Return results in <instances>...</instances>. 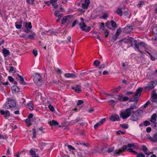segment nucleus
<instances>
[{"mask_svg": "<svg viewBox=\"0 0 157 157\" xmlns=\"http://www.w3.org/2000/svg\"><path fill=\"white\" fill-rule=\"evenodd\" d=\"M137 108L135 104H131L129 107L126 109L125 111H121L120 114V117L123 119L127 118L131 115L132 111Z\"/></svg>", "mask_w": 157, "mask_h": 157, "instance_id": "1", "label": "nucleus"}, {"mask_svg": "<svg viewBox=\"0 0 157 157\" xmlns=\"http://www.w3.org/2000/svg\"><path fill=\"white\" fill-rule=\"evenodd\" d=\"M132 113H133V114L131 117V119L135 121L138 120L139 118L141 116L143 112L141 110H137L135 111L133 110Z\"/></svg>", "mask_w": 157, "mask_h": 157, "instance_id": "2", "label": "nucleus"}, {"mask_svg": "<svg viewBox=\"0 0 157 157\" xmlns=\"http://www.w3.org/2000/svg\"><path fill=\"white\" fill-rule=\"evenodd\" d=\"M73 20V18L72 16L68 15L64 16L61 21L62 24L63 25H68Z\"/></svg>", "mask_w": 157, "mask_h": 157, "instance_id": "3", "label": "nucleus"}, {"mask_svg": "<svg viewBox=\"0 0 157 157\" xmlns=\"http://www.w3.org/2000/svg\"><path fill=\"white\" fill-rule=\"evenodd\" d=\"M33 79L34 82L37 85H40L42 82L41 76L38 74H34L33 76Z\"/></svg>", "mask_w": 157, "mask_h": 157, "instance_id": "4", "label": "nucleus"}, {"mask_svg": "<svg viewBox=\"0 0 157 157\" xmlns=\"http://www.w3.org/2000/svg\"><path fill=\"white\" fill-rule=\"evenodd\" d=\"M80 27L82 31H84L86 32H89L91 29L90 28L87 26L84 23H80L79 24Z\"/></svg>", "mask_w": 157, "mask_h": 157, "instance_id": "5", "label": "nucleus"}, {"mask_svg": "<svg viewBox=\"0 0 157 157\" xmlns=\"http://www.w3.org/2000/svg\"><path fill=\"white\" fill-rule=\"evenodd\" d=\"M155 86V82L154 81H152L149 82L147 86L144 87L145 90H150L153 89Z\"/></svg>", "mask_w": 157, "mask_h": 157, "instance_id": "6", "label": "nucleus"}, {"mask_svg": "<svg viewBox=\"0 0 157 157\" xmlns=\"http://www.w3.org/2000/svg\"><path fill=\"white\" fill-rule=\"evenodd\" d=\"M143 89V88L140 87L136 90V91L135 94L134 98H138L140 96Z\"/></svg>", "mask_w": 157, "mask_h": 157, "instance_id": "7", "label": "nucleus"}, {"mask_svg": "<svg viewBox=\"0 0 157 157\" xmlns=\"http://www.w3.org/2000/svg\"><path fill=\"white\" fill-rule=\"evenodd\" d=\"M0 113L4 117L6 118L7 117L10 116V112L8 110H5L4 111L3 110H0Z\"/></svg>", "mask_w": 157, "mask_h": 157, "instance_id": "8", "label": "nucleus"}, {"mask_svg": "<svg viewBox=\"0 0 157 157\" xmlns=\"http://www.w3.org/2000/svg\"><path fill=\"white\" fill-rule=\"evenodd\" d=\"M148 136L147 137V138L150 140L152 142H157V132L155 133L153 136H149L148 134Z\"/></svg>", "mask_w": 157, "mask_h": 157, "instance_id": "9", "label": "nucleus"}, {"mask_svg": "<svg viewBox=\"0 0 157 157\" xmlns=\"http://www.w3.org/2000/svg\"><path fill=\"white\" fill-rule=\"evenodd\" d=\"M65 78H77V76L75 74L73 73H66L64 75Z\"/></svg>", "mask_w": 157, "mask_h": 157, "instance_id": "10", "label": "nucleus"}, {"mask_svg": "<svg viewBox=\"0 0 157 157\" xmlns=\"http://www.w3.org/2000/svg\"><path fill=\"white\" fill-rule=\"evenodd\" d=\"M151 101L153 102H156L157 101V94L155 91H153L151 93Z\"/></svg>", "mask_w": 157, "mask_h": 157, "instance_id": "11", "label": "nucleus"}, {"mask_svg": "<svg viewBox=\"0 0 157 157\" xmlns=\"http://www.w3.org/2000/svg\"><path fill=\"white\" fill-rule=\"evenodd\" d=\"M128 99V98L124 96L122 94H120L118 95V100L121 101H126Z\"/></svg>", "mask_w": 157, "mask_h": 157, "instance_id": "12", "label": "nucleus"}, {"mask_svg": "<svg viewBox=\"0 0 157 157\" xmlns=\"http://www.w3.org/2000/svg\"><path fill=\"white\" fill-rule=\"evenodd\" d=\"M90 3L89 0H85L84 2L82 4V7L83 8L87 9Z\"/></svg>", "mask_w": 157, "mask_h": 157, "instance_id": "13", "label": "nucleus"}, {"mask_svg": "<svg viewBox=\"0 0 157 157\" xmlns=\"http://www.w3.org/2000/svg\"><path fill=\"white\" fill-rule=\"evenodd\" d=\"M22 23V20H20L17 21L15 23V26L16 28L17 29H21L22 27L21 24Z\"/></svg>", "mask_w": 157, "mask_h": 157, "instance_id": "14", "label": "nucleus"}, {"mask_svg": "<svg viewBox=\"0 0 157 157\" xmlns=\"http://www.w3.org/2000/svg\"><path fill=\"white\" fill-rule=\"evenodd\" d=\"M110 119L112 121H115L118 119V115L117 114H113L110 116Z\"/></svg>", "mask_w": 157, "mask_h": 157, "instance_id": "15", "label": "nucleus"}, {"mask_svg": "<svg viewBox=\"0 0 157 157\" xmlns=\"http://www.w3.org/2000/svg\"><path fill=\"white\" fill-rule=\"evenodd\" d=\"M8 101V104H9L10 108H13L16 105V103L14 100H13L11 99L10 100Z\"/></svg>", "mask_w": 157, "mask_h": 157, "instance_id": "16", "label": "nucleus"}, {"mask_svg": "<svg viewBox=\"0 0 157 157\" xmlns=\"http://www.w3.org/2000/svg\"><path fill=\"white\" fill-rule=\"evenodd\" d=\"M57 2L58 0H51L50 2L54 8H57L58 7V5L57 4Z\"/></svg>", "mask_w": 157, "mask_h": 157, "instance_id": "17", "label": "nucleus"}, {"mask_svg": "<svg viewBox=\"0 0 157 157\" xmlns=\"http://www.w3.org/2000/svg\"><path fill=\"white\" fill-rule=\"evenodd\" d=\"M2 53L5 57H6L10 55V52L6 48L3 49Z\"/></svg>", "mask_w": 157, "mask_h": 157, "instance_id": "18", "label": "nucleus"}, {"mask_svg": "<svg viewBox=\"0 0 157 157\" xmlns=\"http://www.w3.org/2000/svg\"><path fill=\"white\" fill-rule=\"evenodd\" d=\"M127 148V145H124L122 147L118 149V154L120 153L124 152Z\"/></svg>", "mask_w": 157, "mask_h": 157, "instance_id": "19", "label": "nucleus"}, {"mask_svg": "<svg viewBox=\"0 0 157 157\" xmlns=\"http://www.w3.org/2000/svg\"><path fill=\"white\" fill-rule=\"evenodd\" d=\"M125 40L127 41V42L128 43H132V42H133V38L132 37H128L127 39L126 38L125 39H124L123 40H119V42L121 43L122 42H123V41H124V40Z\"/></svg>", "mask_w": 157, "mask_h": 157, "instance_id": "20", "label": "nucleus"}, {"mask_svg": "<svg viewBox=\"0 0 157 157\" xmlns=\"http://www.w3.org/2000/svg\"><path fill=\"white\" fill-rule=\"evenodd\" d=\"M24 25L25 27L27 29H31L32 28L31 23L30 22H29V23L25 22L24 23Z\"/></svg>", "mask_w": 157, "mask_h": 157, "instance_id": "21", "label": "nucleus"}, {"mask_svg": "<svg viewBox=\"0 0 157 157\" xmlns=\"http://www.w3.org/2000/svg\"><path fill=\"white\" fill-rule=\"evenodd\" d=\"M132 29V26L129 25H127L125 28V29L126 30V32L127 33H129L130 32Z\"/></svg>", "mask_w": 157, "mask_h": 157, "instance_id": "22", "label": "nucleus"}, {"mask_svg": "<svg viewBox=\"0 0 157 157\" xmlns=\"http://www.w3.org/2000/svg\"><path fill=\"white\" fill-rule=\"evenodd\" d=\"M117 99H116L115 100H111L109 102L110 105H112L113 107L115 104L117 103Z\"/></svg>", "mask_w": 157, "mask_h": 157, "instance_id": "23", "label": "nucleus"}, {"mask_svg": "<svg viewBox=\"0 0 157 157\" xmlns=\"http://www.w3.org/2000/svg\"><path fill=\"white\" fill-rule=\"evenodd\" d=\"M156 113L153 114L151 117L150 120V121L151 122H155V121H156Z\"/></svg>", "mask_w": 157, "mask_h": 157, "instance_id": "24", "label": "nucleus"}, {"mask_svg": "<svg viewBox=\"0 0 157 157\" xmlns=\"http://www.w3.org/2000/svg\"><path fill=\"white\" fill-rule=\"evenodd\" d=\"M28 108L31 110H32L33 109V102L32 101H30L27 104Z\"/></svg>", "mask_w": 157, "mask_h": 157, "instance_id": "25", "label": "nucleus"}, {"mask_svg": "<svg viewBox=\"0 0 157 157\" xmlns=\"http://www.w3.org/2000/svg\"><path fill=\"white\" fill-rule=\"evenodd\" d=\"M30 153L33 157H39L38 155L36 153L35 151L32 149L30 150Z\"/></svg>", "mask_w": 157, "mask_h": 157, "instance_id": "26", "label": "nucleus"}, {"mask_svg": "<svg viewBox=\"0 0 157 157\" xmlns=\"http://www.w3.org/2000/svg\"><path fill=\"white\" fill-rule=\"evenodd\" d=\"M54 15L56 17H58L59 18H61L63 17V15L62 14H59V12L58 11H56L54 13Z\"/></svg>", "mask_w": 157, "mask_h": 157, "instance_id": "27", "label": "nucleus"}, {"mask_svg": "<svg viewBox=\"0 0 157 157\" xmlns=\"http://www.w3.org/2000/svg\"><path fill=\"white\" fill-rule=\"evenodd\" d=\"M93 34V36L96 38L99 39L101 41V40L100 38V37L99 36L98 33L97 32H94L92 33Z\"/></svg>", "mask_w": 157, "mask_h": 157, "instance_id": "28", "label": "nucleus"}, {"mask_svg": "<svg viewBox=\"0 0 157 157\" xmlns=\"http://www.w3.org/2000/svg\"><path fill=\"white\" fill-rule=\"evenodd\" d=\"M9 101L6 102L3 105V107L6 109H8L10 108V106L9 104H8Z\"/></svg>", "mask_w": 157, "mask_h": 157, "instance_id": "29", "label": "nucleus"}, {"mask_svg": "<svg viewBox=\"0 0 157 157\" xmlns=\"http://www.w3.org/2000/svg\"><path fill=\"white\" fill-rule=\"evenodd\" d=\"M99 29L100 30L103 31L105 29H104V24L103 23H100L99 24Z\"/></svg>", "mask_w": 157, "mask_h": 157, "instance_id": "30", "label": "nucleus"}, {"mask_svg": "<svg viewBox=\"0 0 157 157\" xmlns=\"http://www.w3.org/2000/svg\"><path fill=\"white\" fill-rule=\"evenodd\" d=\"M30 118L28 117L25 120V122L26 123L27 125V126H29L32 125V124L30 122Z\"/></svg>", "mask_w": 157, "mask_h": 157, "instance_id": "31", "label": "nucleus"}, {"mask_svg": "<svg viewBox=\"0 0 157 157\" xmlns=\"http://www.w3.org/2000/svg\"><path fill=\"white\" fill-rule=\"evenodd\" d=\"M18 76L20 78L21 83L24 85H26V84L24 81L23 77L19 75H18Z\"/></svg>", "mask_w": 157, "mask_h": 157, "instance_id": "32", "label": "nucleus"}, {"mask_svg": "<svg viewBox=\"0 0 157 157\" xmlns=\"http://www.w3.org/2000/svg\"><path fill=\"white\" fill-rule=\"evenodd\" d=\"M152 32L155 34H157V26L156 25H154L152 28Z\"/></svg>", "mask_w": 157, "mask_h": 157, "instance_id": "33", "label": "nucleus"}, {"mask_svg": "<svg viewBox=\"0 0 157 157\" xmlns=\"http://www.w3.org/2000/svg\"><path fill=\"white\" fill-rule=\"evenodd\" d=\"M12 89L15 92H17L19 91V88L16 86H13L12 87Z\"/></svg>", "mask_w": 157, "mask_h": 157, "instance_id": "34", "label": "nucleus"}, {"mask_svg": "<svg viewBox=\"0 0 157 157\" xmlns=\"http://www.w3.org/2000/svg\"><path fill=\"white\" fill-rule=\"evenodd\" d=\"M49 124L51 125H58L59 124L56 121L54 120H52V121L50 122Z\"/></svg>", "mask_w": 157, "mask_h": 157, "instance_id": "35", "label": "nucleus"}, {"mask_svg": "<svg viewBox=\"0 0 157 157\" xmlns=\"http://www.w3.org/2000/svg\"><path fill=\"white\" fill-rule=\"evenodd\" d=\"M73 89L77 93H79L81 92L82 90L80 88H78L76 87H73Z\"/></svg>", "mask_w": 157, "mask_h": 157, "instance_id": "36", "label": "nucleus"}, {"mask_svg": "<svg viewBox=\"0 0 157 157\" xmlns=\"http://www.w3.org/2000/svg\"><path fill=\"white\" fill-rule=\"evenodd\" d=\"M56 71L59 75H60V78H61V74L63 73V71L61 69L59 68H57L56 70Z\"/></svg>", "mask_w": 157, "mask_h": 157, "instance_id": "37", "label": "nucleus"}, {"mask_svg": "<svg viewBox=\"0 0 157 157\" xmlns=\"http://www.w3.org/2000/svg\"><path fill=\"white\" fill-rule=\"evenodd\" d=\"M36 35L35 33H33L31 34L28 35V37L31 39H33L36 36Z\"/></svg>", "mask_w": 157, "mask_h": 157, "instance_id": "38", "label": "nucleus"}, {"mask_svg": "<svg viewBox=\"0 0 157 157\" xmlns=\"http://www.w3.org/2000/svg\"><path fill=\"white\" fill-rule=\"evenodd\" d=\"M138 45L139 47V46H140V48L145 47L146 46L144 43L143 42H140L138 43Z\"/></svg>", "mask_w": 157, "mask_h": 157, "instance_id": "39", "label": "nucleus"}, {"mask_svg": "<svg viewBox=\"0 0 157 157\" xmlns=\"http://www.w3.org/2000/svg\"><path fill=\"white\" fill-rule=\"evenodd\" d=\"M126 150L127 151H128L130 152H131V153H132L135 154H136L137 153V152H136L135 151L133 150V149L131 148H128V149L127 148Z\"/></svg>", "mask_w": 157, "mask_h": 157, "instance_id": "40", "label": "nucleus"}, {"mask_svg": "<svg viewBox=\"0 0 157 157\" xmlns=\"http://www.w3.org/2000/svg\"><path fill=\"white\" fill-rule=\"evenodd\" d=\"M136 157H145V155L141 153H139L136 154Z\"/></svg>", "mask_w": 157, "mask_h": 157, "instance_id": "41", "label": "nucleus"}, {"mask_svg": "<svg viewBox=\"0 0 157 157\" xmlns=\"http://www.w3.org/2000/svg\"><path fill=\"white\" fill-rule=\"evenodd\" d=\"M142 150L143 152L144 153H146L148 151V149L147 147L144 145H143L142 146Z\"/></svg>", "mask_w": 157, "mask_h": 157, "instance_id": "42", "label": "nucleus"}, {"mask_svg": "<svg viewBox=\"0 0 157 157\" xmlns=\"http://www.w3.org/2000/svg\"><path fill=\"white\" fill-rule=\"evenodd\" d=\"M100 63V62L98 60H96L94 61V64L96 66H98Z\"/></svg>", "mask_w": 157, "mask_h": 157, "instance_id": "43", "label": "nucleus"}, {"mask_svg": "<svg viewBox=\"0 0 157 157\" xmlns=\"http://www.w3.org/2000/svg\"><path fill=\"white\" fill-rule=\"evenodd\" d=\"M135 48L137 49L138 51H139L140 53L141 54H144V52H143L141 51L140 50L139 47L136 44V45H135Z\"/></svg>", "mask_w": 157, "mask_h": 157, "instance_id": "44", "label": "nucleus"}, {"mask_svg": "<svg viewBox=\"0 0 157 157\" xmlns=\"http://www.w3.org/2000/svg\"><path fill=\"white\" fill-rule=\"evenodd\" d=\"M105 35V37H107L109 35V33L107 30L105 29L102 32Z\"/></svg>", "mask_w": 157, "mask_h": 157, "instance_id": "45", "label": "nucleus"}, {"mask_svg": "<svg viewBox=\"0 0 157 157\" xmlns=\"http://www.w3.org/2000/svg\"><path fill=\"white\" fill-rule=\"evenodd\" d=\"M111 26L113 28L116 27H117L116 24L114 21H111Z\"/></svg>", "mask_w": 157, "mask_h": 157, "instance_id": "46", "label": "nucleus"}, {"mask_svg": "<svg viewBox=\"0 0 157 157\" xmlns=\"http://www.w3.org/2000/svg\"><path fill=\"white\" fill-rule=\"evenodd\" d=\"M48 108L51 110V111L52 112H53L55 111V109L54 107L51 105H48Z\"/></svg>", "mask_w": 157, "mask_h": 157, "instance_id": "47", "label": "nucleus"}, {"mask_svg": "<svg viewBox=\"0 0 157 157\" xmlns=\"http://www.w3.org/2000/svg\"><path fill=\"white\" fill-rule=\"evenodd\" d=\"M120 126L125 129H127L128 127V125L125 124H121L120 125Z\"/></svg>", "mask_w": 157, "mask_h": 157, "instance_id": "48", "label": "nucleus"}, {"mask_svg": "<svg viewBox=\"0 0 157 157\" xmlns=\"http://www.w3.org/2000/svg\"><path fill=\"white\" fill-rule=\"evenodd\" d=\"M108 17V15L107 13L104 14L102 16L101 18L103 19H106Z\"/></svg>", "mask_w": 157, "mask_h": 157, "instance_id": "49", "label": "nucleus"}, {"mask_svg": "<svg viewBox=\"0 0 157 157\" xmlns=\"http://www.w3.org/2000/svg\"><path fill=\"white\" fill-rule=\"evenodd\" d=\"M144 4V2L142 1H141L139 2V3L137 6L139 7H140L142 5Z\"/></svg>", "mask_w": 157, "mask_h": 157, "instance_id": "50", "label": "nucleus"}, {"mask_svg": "<svg viewBox=\"0 0 157 157\" xmlns=\"http://www.w3.org/2000/svg\"><path fill=\"white\" fill-rule=\"evenodd\" d=\"M67 147H68V149H69V150L70 151H71V149L72 150H75V148L71 145H67Z\"/></svg>", "mask_w": 157, "mask_h": 157, "instance_id": "51", "label": "nucleus"}, {"mask_svg": "<svg viewBox=\"0 0 157 157\" xmlns=\"http://www.w3.org/2000/svg\"><path fill=\"white\" fill-rule=\"evenodd\" d=\"M150 124V123L149 122L147 121H145L144 122V125L146 126H147L149 125Z\"/></svg>", "mask_w": 157, "mask_h": 157, "instance_id": "52", "label": "nucleus"}, {"mask_svg": "<svg viewBox=\"0 0 157 157\" xmlns=\"http://www.w3.org/2000/svg\"><path fill=\"white\" fill-rule=\"evenodd\" d=\"M78 23V20H75V21H74L72 23L71 27H74L76 24Z\"/></svg>", "mask_w": 157, "mask_h": 157, "instance_id": "53", "label": "nucleus"}, {"mask_svg": "<svg viewBox=\"0 0 157 157\" xmlns=\"http://www.w3.org/2000/svg\"><path fill=\"white\" fill-rule=\"evenodd\" d=\"M123 11L121 9H118V15L121 16L122 15Z\"/></svg>", "mask_w": 157, "mask_h": 157, "instance_id": "54", "label": "nucleus"}, {"mask_svg": "<svg viewBox=\"0 0 157 157\" xmlns=\"http://www.w3.org/2000/svg\"><path fill=\"white\" fill-rule=\"evenodd\" d=\"M33 130V138H35L36 137V129L35 128H34Z\"/></svg>", "mask_w": 157, "mask_h": 157, "instance_id": "55", "label": "nucleus"}, {"mask_svg": "<svg viewBox=\"0 0 157 157\" xmlns=\"http://www.w3.org/2000/svg\"><path fill=\"white\" fill-rule=\"evenodd\" d=\"M41 94L39 93L38 94L37 96L36 97V98L37 100H39L40 99H41Z\"/></svg>", "mask_w": 157, "mask_h": 157, "instance_id": "56", "label": "nucleus"}, {"mask_svg": "<svg viewBox=\"0 0 157 157\" xmlns=\"http://www.w3.org/2000/svg\"><path fill=\"white\" fill-rule=\"evenodd\" d=\"M150 102L149 101H148L144 105V108H145L150 104Z\"/></svg>", "mask_w": 157, "mask_h": 157, "instance_id": "57", "label": "nucleus"}, {"mask_svg": "<svg viewBox=\"0 0 157 157\" xmlns=\"http://www.w3.org/2000/svg\"><path fill=\"white\" fill-rule=\"evenodd\" d=\"M105 120L106 119L105 118H104L101 119L99 122V123L101 125L105 121Z\"/></svg>", "mask_w": 157, "mask_h": 157, "instance_id": "58", "label": "nucleus"}, {"mask_svg": "<svg viewBox=\"0 0 157 157\" xmlns=\"http://www.w3.org/2000/svg\"><path fill=\"white\" fill-rule=\"evenodd\" d=\"M27 1L28 4H32L33 3L34 0H27Z\"/></svg>", "mask_w": 157, "mask_h": 157, "instance_id": "59", "label": "nucleus"}, {"mask_svg": "<svg viewBox=\"0 0 157 157\" xmlns=\"http://www.w3.org/2000/svg\"><path fill=\"white\" fill-rule=\"evenodd\" d=\"M33 53L35 56H36L37 55V52L36 50H34L33 51Z\"/></svg>", "mask_w": 157, "mask_h": 157, "instance_id": "60", "label": "nucleus"}, {"mask_svg": "<svg viewBox=\"0 0 157 157\" xmlns=\"http://www.w3.org/2000/svg\"><path fill=\"white\" fill-rule=\"evenodd\" d=\"M133 94V93L132 91H128L126 92V94L128 96L131 95Z\"/></svg>", "mask_w": 157, "mask_h": 157, "instance_id": "61", "label": "nucleus"}, {"mask_svg": "<svg viewBox=\"0 0 157 157\" xmlns=\"http://www.w3.org/2000/svg\"><path fill=\"white\" fill-rule=\"evenodd\" d=\"M83 103V102L82 100H78V102L77 103V105H80L82 104Z\"/></svg>", "mask_w": 157, "mask_h": 157, "instance_id": "62", "label": "nucleus"}, {"mask_svg": "<svg viewBox=\"0 0 157 157\" xmlns=\"http://www.w3.org/2000/svg\"><path fill=\"white\" fill-rule=\"evenodd\" d=\"M127 146V147H134V144H133L130 143V144H128V146Z\"/></svg>", "mask_w": 157, "mask_h": 157, "instance_id": "63", "label": "nucleus"}, {"mask_svg": "<svg viewBox=\"0 0 157 157\" xmlns=\"http://www.w3.org/2000/svg\"><path fill=\"white\" fill-rule=\"evenodd\" d=\"M101 125L99 124V123L98 122L94 125V128H96Z\"/></svg>", "mask_w": 157, "mask_h": 157, "instance_id": "64", "label": "nucleus"}]
</instances>
